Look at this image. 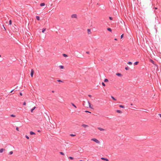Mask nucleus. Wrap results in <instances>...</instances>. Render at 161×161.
<instances>
[{"label": "nucleus", "instance_id": "f257e3e1", "mask_svg": "<svg viewBox=\"0 0 161 161\" xmlns=\"http://www.w3.org/2000/svg\"><path fill=\"white\" fill-rule=\"evenodd\" d=\"M91 140L99 144L100 143V141L96 138H92L91 139Z\"/></svg>", "mask_w": 161, "mask_h": 161}, {"label": "nucleus", "instance_id": "f03ea898", "mask_svg": "<svg viewBox=\"0 0 161 161\" xmlns=\"http://www.w3.org/2000/svg\"><path fill=\"white\" fill-rule=\"evenodd\" d=\"M71 17L72 18H77V16L76 14H72L71 16Z\"/></svg>", "mask_w": 161, "mask_h": 161}, {"label": "nucleus", "instance_id": "7ed1b4c3", "mask_svg": "<svg viewBox=\"0 0 161 161\" xmlns=\"http://www.w3.org/2000/svg\"><path fill=\"white\" fill-rule=\"evenodd\" d=\"M34 71L33 69H32L31 70V77H33V74H34Z\"/></svg>", "mask_w": 161, "mask_h": 161}, {"label": "nucleus", "instance_id": "20e7f679", "mask_svg": "<svg viewBox=\"0 0 161 161\" xmlns=\"http://www.w3.org/2000/svg\"><path fill=\"white\" fill-rule=\"evenodd\" d=\"M98 129L100 131H104L105 130L104 129H103L100 127H98Z\"/></svg>", "mask_w": 161, "mask_h": 161}, {"label": "nucleus", "instance_id": "39448f33", "mask_svg": "<svg viewBox=\"0 0 161 161\" xmlns=\"http://www.w3.org/2000/svg\"><path fill=\"white\" fill-rule=\"evenodd\" d=\"M5 150V149L4 148H1L0 149V153H2Z\"/></svg>", "mask_w": 161, "mask_h": 161}, {"label": "nucleus", "instance_id": "423d86ee", "mask_svg": "<svg viewBox=\"0 0 161 161\" xmlns=\"http://www.w3.org/2000/svg\"><path fill=\"white\" fill-rule=\"evenodd\" d=\"M82 126L84 128H86V127L88 126V125H85V124L82 125Z\"/></svg>", "mask_w": 161, "mask_h": 161}, {"label": "nucleus", "instance_id": "0eeeda50", "mask_svg": "<svg viewBox=\"0 0 161 161\" xmlns=\"http://www.w3.org/2000/svg\"><path fill=\"white\" fill-rule=\"evenodd\" d=\"M101 159L103 160H106V161H108V159L106 158H102Z\"/></svg>", "mask_w": 161, "mask_h": 161}, {"label": "nucleus", "instance_id": "6e6552de", "mask_svg": "<svg viewBox=\"0 0 161 161\" xmlns=\"http://www.w3.org/2000/svg\"><path fill=\"white\" fill-rule=\"evenodd\" d=\"M30 134L31 135H36L35 133L34 132H33L32 131H31L30 132Z\"/></svg>", "mask_w": 161, "mask_h": 161}, {"label": "nucleus", "instance_id": "1a4fd4ad", "mask_svg": "<svg viewBox=\"0 0 161 161\" xmlns=\"http://www.w3.org/2000/svg\"><path fill=\"white\" fill-rule=\"evenodd\" d=\"M45 3H42L40 4V6H45Z\"/></svg>", "mask_w": 161, "mask_h": 161}, {"label": "nucleus", "instance_id": "9d476101", "mask_svg": "<svg viewBox=\"0 0 161 161\" xmlns=\"http://www.w3.org/2000/svg\"><path fill=\"white\" fill-rule=\"evenodd\" d=\"M116 112L117 113H122V112L120 110H116Z\"/></svg>", "mask_w": 161, "mask_h": 161}, {"label": "nucleus", "instance_id": "9b49d317", "mask_svg": "<svg viewBox=\"0 0 161 161\" xmlns=\"http://www.w3.org/2000/svg\"><path fill=\"white\" fill-rule=\"evenodd\" d=\"M36 19L38 20H39L40 19V17L38 16H36Z\"/></svg>", "mask_w": 161, "mask_h": 161}, {"label": "nucleus", "instance_id": "f8f14e48", "mask_svg": "<svg viewBox=\"0 0 161 161\" xmlns=\"http://www.w3.org/2000/svg\"><path fill=\"white\" fill-rule=\"evenodd\" d=\"M36 107H34L31 109V112H33V110L35 109Z\"/></svg>", "mask_w": 161, "mask_h": 161}, {"label": "nucleus", "instance_id": "ddd939ff", "mask_svg": "<svg viewBox=\"0 0 161 161\" xmlns=\"http://www.w3.org/2000/svg\"><path fill=\"white\" fill-rule=\"evenodd\" d=\"M59 67L60 69H64V66L62 65H60Z\"/></svg>", "mask_w": 161, "mask_h": 161}, {"label": "nucleus", "instance_id": "4468645a", "mask_svg": "<svg viewBox=\"0 0 161 161\" xmlns=\"http://www.w3.org/2000/svg\"><path fill=\"white\" fill-rule=\"evenodd\" d=\"M46 30V28H43L42 29V32L44 33V32Z\"/></svg>", "mask_w": 161, "mask_h": 161}, {"label": "nucleus", "instance_id": "2eb2a0df", "mask_svg": "<svg viewBox=\"0 0 161 161\" xmlns=\"http://www.w3.org/2000/svg\"><path fill=\"white\" fill-rule=\"evenodd\" d=\"M150 61L153 64H154V62L152 59L150 60Z\"/></svg>", "mask_w": 161, "mask_h": 161}, {"label": "nucleus", "instance_id": "dca6fc26", "mask_svg": "<svg viewBox=\"0 0 161 161\" xmlns=\"http://www.w3.org/2000/svg\"><path fill=\"white\" fill-rule=\"evenodd\" d=\"M127 64L130 65H131L132 64V63L131 62H128L127 63Z\"/></svg>", "mask_w": 161, "mask_h": 161}, {"label": "nucleus", "instance_id": "f3484780", "mask_svg": "<svg viewBox=\"0 0 161 161\" xmlns=\"http://www.w3.org/2000/svg\"><path fill=\"white\" fill-rule=\"evenodd\" d=\"M119 107L120 108H125V107L124 106L120 105H119Z\"/></svg>", "mask_w": 161, "mask_h": 161}, {"label": "nucleus", "instance_id": "a211bd4d", "mask_svg": "<svg viewBox=\"0 0 161 161\" xmlns=\"http://www.w3.org/2000/svg\"><path fill=\"white\" fill-rule=\"evenodd\" d=\"M107 30H108V31H110V32H111V31H112V30H111V28H107Z\"/></svg>", "mask_w": 161, "mask_h": 161}, {"label": "nucleus", "instance_id": "6ab92c4d", "mask_svg": "<svg viewBox=\"0 0 161 161\" xmlns=\"http://www.w3.org/2000/svg\"><path fill=\"white\" fill-rule=\"evenodd\" d=\"M63 55L64 57H66L68 56L67 55L65 54H63Z\"/></svg>", "mask_w": 161, "mask_h": 161}, {"label": "nucleus", "instance_id": "aec40b11", "mask_svg": "<svg viewBox=\"0 0 161 161\" xmlns=\"http://www.w3.org/2000/svg\"><path fill=\"white\" fill-rule=\"evenodd\" d=\"M70 136H76V135L75 134H70Z\"/></svg>", "mask_w": 161, "mask_h": 161}, {"label": "nucleus", "instance_id": "412c9836", "mask_svg": "<svg viewBox=\"0 0 161 161\" xmlns=\"http://www.w3.org/2000/svg\"><path fill=\"white\" fill-rule=\"evenodd\" d=\"M138 63H139V62H138V61L134 63V65H137L138 64Z\"/></svg>", "mask_w": 161, "mask_h": 161}, {"label": "nucleus", "instance_id": "4be33fe9", "mask_svg": "<svg viewBox=\"0 0 161 161\" xmlns=\"http://www.w3.org/2000/svg\"><path fill=\"white\" fill-rule=\"evenodd\" d=\"M116 75L118 76H120L121 75L120 73H117Z\"/></svg>", "mask_w": 161, "mask_h": 161}, {"label": "nucleus", "instance_id": "5701e85b", "mask_svg": "<svg viewBox=\"0 0 161 161\" xmlns=\"http://www.w3.org/2000/svg\"><path fill=\"white\" fill-rule=\"evenodd\" d=\"M108 80L107 79H105L104 80V81L105 82H106L108 81Z\"/></svg>", "mask_w": 161, "mask_h": 161}, {"label": "nucleus", "instance_id": "b1692460", "mask_svg": "<svg viewBox=\"0 0 161 161\" xmlns=\"http://www.w3.org/2000/svg\"><path fill=\"white\" fill-rule=\"evenodd\" d=\"M68 158L69 159H72V160H73L74 159V158L72 157H69Z\"/></svg>", "mask_w": 161, "mask_h": 161}, {"label": "nucleus", "instance_id": "393cba45", "mask_svg": "<svg viewBox=\"0 0 161 161\" xmlns=\"http://www.w3.org/2000/svg\"><path fill=\"white\" fill-rule=\"evenodd\" d=\"M16 116L14 114H11V117H15Z\"/></svg>", "mask_w": 161, "mask_h": 161}, {"label": "nucleus", "instance_id": "a878e982", "mask_svg": "<svg viewBox=\"0 0 161 161\" xmlns=\"http://www.w3.org/2000/svg\"><path fill=\"white\" fill-rule=\"evenodd\" d=\"M72 105L75 108H76V106L73 103H71Z\"/></svg>", "mask_w": 161, "mask_h": 161}, {"label": "nucleus", "instance_id": "bb28decb", "mask_svg": "<svg viewBox=\"0 0 161 161\" xmlns=\"http://www.w3.org/2000/svg\"><path fill=\"white\" fill-rule=\"evenodd\" d=\"M129 69V68L128 67H125V69L126 70H128Z\"/></svg>", "mask_w": 161, "mask_h": 161}, {"label": "nucleus", "instance_id": "cd10ccee", "mask_svg": "<svg viewBox=\"0 0 161 161\" xmlns=\"http://www.w3.org/2000/svg\"><path fill=\"white\" fill-rule=\"evenodd\" d=\"M60 153L61 154V155H64V153L63 152H60Z\"/></svg>", "mask_w": 161, "mask_h": 161}, {"label": "nucleus", "instance_id": "c85d7f7f", "mask_svg": "<svg viewBox=\"0 0 161 161\" xmlns=\"http://www.w3.org/2000/svg\"><path fill=\"white\" fill-rule=\"evenodd\" d=\"M111 97L114 100H116V99L115 98H114L113 96H112Z\"/></svg>", "mask_w": 161, "mask_h": 161}, {"label": "nucleus", "instance_id": "c756f323", "mask_svg": "<svg viewBox=\"0 0 161 161\" xmlns=\"http://www.w3.org/2000/svg\"><path fill=\"white\" fill-rule=\"evenodd\" d=\"M88 33L89 34L91 32V31L89 29L87 30Z\"/></svg>", "mask_w": 161, "mask_h": 161}, {"label": "nucleus", "instance_id": "7c9ffc66", "mask_svg": "<svg viewBox=\"0 0 161 161\" xmlns=\"http://www.w3.org/2000/svg\"><path fill=\"white\" fill-rule=\"evenodd\" d=\"M102 85L103 86H105V83L104 82H103L102 83Z\"/></svg>", "mask_w": 161, "mask_h": 161}, {"label": "nucleus", "instance_id": "2f4dec72", "mask_svg": "<svg viewBox=\"0 0 161 161\" xmlns=\"http://www.w3.org/2000/svg\"><path fill=\"white\" fill-rule=\"evenodd\" d=\"M25 137H26V138H27L28 139H29V137L27 135L25 136Z\"/></svg>", "mask_w": 161, "mask_h": 161}, {"label": "nucleus", "instance_id": "473e14b6", "mask_svg": "<svg viewBox=\"0 0 161 161\" xmlns=\"http://www.w3.org/2000/svg\"><path fill=\"white\" fill-rule=\"evenodd\" d=\"M88 104H89V107H90V108H91V103H90L89 102V101H88Z\"/></svg>", "mask_w": 161, "mask_h": 161}, {"label": "nucleus", "instance_id": "72a5a7b5", "mask_svg": "<svg viewBox=\"0 0 161 161\" xmlns=\"http://www.w3.org/2000/svg\"><path fill=\"white\" fill-rule=\"evenodd\" d=\"M124 36V34H122L121 35V38H122Z\"/></svg>", "mask_w": 161, "mask_h": 161}, {"label": "nucleus", "instance_id": "f704fd0d", "mask_svg": "<svg viewBox=\"0 0 161 161\" xmlns=\"http://www.w3.org/2000/svg\"><path fill=\"white\" fill-rule=\"evenodd\" d=\"M57 81L58 82H63V81L62 80H57Z\"/></svg>", "mask_w": 161, "mask_h": 161}, {"label": "nucleus", "instance_id": "c9c22d12", "mask_svg": "<svg viewBox=\"0 0 161 161\" xmlns=\"http://www.w3.org/2000/svg\"><path fill=\"white\" fill-rule=\"evenodd\" d=\"M109 18L111 20H113V18H112V17H109Z\"/></svg>", "mask_w": 161, "mask_h": 161}, {"label": "nucleus", "instance_id": "e433bc0d", "mask_svg": "<svg viewBox=\"0 0 161 161\" xmlns=\"http://www.w3.org/2000/svg\"><path fill=\"white\" fill-rule=\"evenodd\" d=\"M16 130L18 131H19V128L18 127H17L16 128Z\"/></svg>", "mask_w": 161, "mask_h": 161}, {"label": "nucleus", "instance_id": "4c0bfd02", "mask_svg": "<svg viewBox=\"0 0 161 161\" xmlns=\"http://www.w3.org/2000/svg\"><path fill=\"white\" fill-rule=\"evenodd\" d=\"M14 89L13 90L11 91V93H12L13 92V91H14Z\"/></svg>", "mask_w": 161, "mask_h": 161}, {"label": "nucleus", "instance_id": "58836bf2", "mask_svg": "<svg viewBox=\"0 0 161 161\" xmlns=\"http://www.w3.org/2000/svg\"><path fill=\"white\" fill-rule=\"evenodd\" d=\"M23 105H26V103L25 102H24L23 103Z\"/></svg>", "mask_w": 161, "mask_h": 161}, {"label": "nucleus", "instance_id": "ea45409f", "mask_svg": "<svg viewBox=\"0 0 161 161\" xmlns=\"http://www.w3.org/2000/svg\"><path fill=\"white\" fill-rule=\"evenodd\" d=\"M86 53L88 54H89V53H90L89 52H88V51H87V52H86Z\"/></svg>", "mask_w": 161, "mask_h": 161}, {"label": "nucleus", "instance_id": "a19ab883", "mask_svg": "<svg viewBox=\"0 0 161 161\" xmlns=\"http://www.w3.org/2000/svg\"><path fill=\"white\" fill-rule=\"evenodd\" d=\"M19 94H20V96H22V93H21V92H20L19 93Z\"/></svg>", "mask_w": 161, "mask_h": 161}, {"label": "nucleus", "instance_id": "79ce46f5", "mask_svg": "<svg viewBox=\"0 0 161 161\" xmlns=\"http://www.w3.org/2000/svg\"><path fill=\"white\" fill-rule=\"evenodd\" d=\"M88 96L89 97H92V96H91V95H88Z\"/></svg>", "mask_w": 161, "mask_h": 161}, {"label": "nucleus", "instance_id": "37998d69", "mask_svg": "<svg viewBox=\"0 0 161 161\" xmlns=\"http://www.w3.org/2000/svg\"><path fill=\"white\" fill-rule=\"evenodd\" d=\"M13 153V151H11V155Z\"/></svg>", "mask_w": 161, "mask_h": 161}, {"label": "nucleus", "instance_id": "c03bdc74", "mask_svg": "<svg viewBox=\"0 0 161 161\" xmlns=\"http://www.w3.org/2000/svg\"><path fill=\"white\" fill-rule=\"evenodd\" d=\"M85 102H83V105H84V106H85Z\"/></svg>", "mask_w": 161, "mask_h": 161}, {"label": "nucleus", "instance_id": "a18cd8bd", "mask_svg": "<svg viewBox=\"0 0 161 161\" xmlns=\"http://www.w3.org/2000/svg\"><path fill=\"white\" fill-rule=\"evenodd\" d=\"M85 112H89V113H91V112H89V111H85Z\"/></svg>", "mask_w": 161, "mask_h": 161}, {"label": "nucleus", "instance_id": "49530a36", "mask_svg": "<svg viewBox=\"0 0 161 161\" xmlns=\"http://www.w3.org/2000/svg\"><path fill=\"white\" fill-rule=\"evenodd\" d=\"M159 116H160V117L161 118V114H159Z\"/></svg>", "mask_w": 161, "mask_h": 161}, {"label": "nucleus", "instance_id": "de8ad7c7", "mask_svg": "<svg viewBox=\"0 0 161 161\" xmlns=\"http://www.w3.org/2000/svg\"><path fill=\"white\" fill-rule=\"evenodd\" d=\"M9 24L10 25V20L9 21Z\"/></svg>", "mask_w": 161, "mask_h": 161}, {"label": "nucleus", "instance_id": "09e8293b", "mask_svg": "<svg viewBox=\"0 0 161 161\" xmlns=\"http://www.w3.org/2000/svg\"><path fill=\"white\" fill-rule=\"evenodd\" d=\"M155 9H157V8L156 7V8H155Z\"/></svg>", "mask_w": 161, "mask_h": 161}, {"label": "nucleus", "instance_id": "8fccbe9b", "mask_svg": "<svg viewBox=\"0 0 161 161\" xmlns=\"http://www.w3.org/2000/svg\"><path fill=\"white\" fill-rule=\"evenodd\" d=\"M54 92V91H52V92H53V93Z\"/></svg>", "mask_w": 161, "mask_h": 161}, {"label": "nucleus", "instance_id": "3c124183", "mask_svg": "<svg viewBox=\"0 0 161 161\" xmlns=\"http://www.w3.org/2000/svg\"><path fill=\"white\" fill-rule=\"evenodd\" d=\"M130 105H131V106H132V105H133V104L132 103H131V104H130Z\"/></svg>", "mask_w": 161, "mask_h": 161}, {"label": "nucleus", "instance_id": "603ef678", "mask_svg": "<svg viewBox=\"0 0 161 161\" xmlns=\"http://www.w3.org/2000/svg\"><path fill=\"white\" fill-rule=\"evenodd\" d=\"M114 40H117V39L116 38L114 39Z\"/></svg>", "mask_w": 161, "mask_h": 161}, {"label": "nucleus", "instance_id": "864d4df0", "mask_svg": "<svg viewBox=\"0 0 161 161\" xmlns=\"http://www.w3.org/2000/svg\"><path fill=\"white\" fill-rule=\"evenodd\" d=\"M10 24H11H11H12V22H11V23H10Z\"/></svg>", "mask_w": 161, "mask_h": 161}, {"label": "nucleus", "instance_id": "5fc2aeb1", "mask_svg": "<svg viewBox=\"0 0 161 161\" xmlns=\"http://www.w3.org/2000/svg\"><path fill=\"white\" fill-rule=\"evenodd\" d=\"M80 161H83L82 160H80Z\"/></svg>", "mask_w": 161, "mask_h": 161}, {"label": "nucleus", "instance_id": "6e6d98bb", "mask_svg": "<svg viewBox=\"0 0 161 161\" xmlns=\"http://www.w3.org/2000/svg\"><path fill=\"white\" fill-rule=\"evenodd\" d=\"M0 57H1V55H0Z\"/></svg>", "mask_w": 161, "mask_h": 161}]
</instances>
